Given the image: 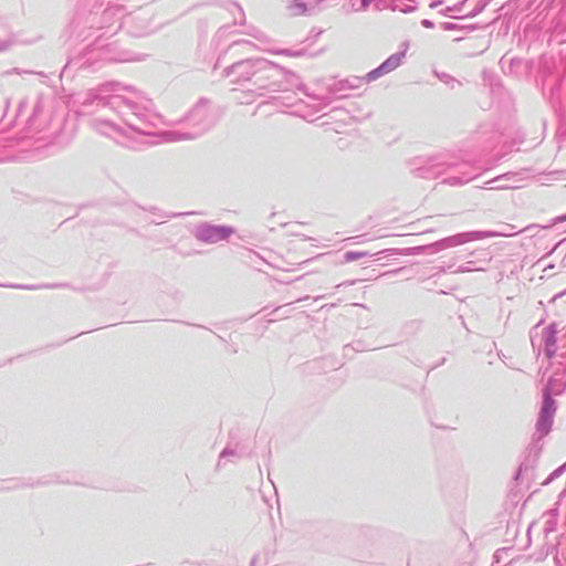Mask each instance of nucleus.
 Here are the masks:
<instances>
[{
    "instance_id": "obj_4",
    "label": "nucleus",
    "mask_w": 566,
    "mask_h": 566,
    "mask_svg": "<svg viewBox=\"0 0 566 566\" xmlns=\"http://www.w3.org/2000/svg\"><path fill=\"white\" fill-rule=\"evenodd\" d=\"M347 259H352V254L350 253H347Z\"/></svg>"
},
{
    "instance_id": "obj_2",
    "label": "nucleus",
    "mask_w": 566,
    "mask_h": 566,
    "mask_svg": "<svg viewBox=\"0 0 566 566\" xmlns=\"http://www.w3.org/2000/svg\"><path fill=\"white\" fill-rule=\"evenodd\" d=\"M212 231H213V233L211 237H216V238H227L230 233V230H228L226 228H213Z\"/></svg>"
},
{
    "instance_id": "obj_3",
    "label": "nucleus",
    "mask_w": 566,
    "mask_h": 566,
    "mask_svg": "<svg viewBox=\"0 0 566 566\" xmlns=\"http://www.w3.org/2000/svg\"><path fill=\"white\" fill-rule=\"evenodd\" d=\"M371 1H373V0H363V1H361V6H363L364 8H367V7L370 4V2H371Z\"/></svg>"
},
{
    "instance_id": "obj_1",
    "label": "nucleus",
    "mask_w": 566,
    "mask_h": 566,
    "mask_svg": "<svg viewBox=\"0 0 566 566\" xmlns=\"http://www.w3.org/2000/svg\"><path fill=\"white\" fill-rule=\"evenodd\" d=\"M400 62H401V56L391 55L375 72H377L379 74L388 73V72L395 70L397 66H399Z\"/></svg>"
}]
</instances>
